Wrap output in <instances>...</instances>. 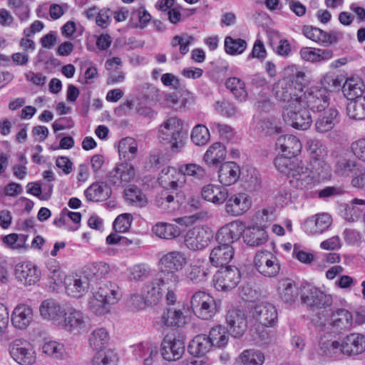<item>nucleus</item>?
Returning a JSON list of instances; mask_svg holds the SVG:
<instances>
[{"label":"nucleus","instance_id":"obj_1","mask_svg":"<svg viewBox=\"0 0 365 365\" xmlns=\"http://www.w3.org/2000/svg\"><path fill=\"white\" fill-rule=\"evenodd\" d=\"M93 297L88 301L89 309L97 315L109 312V305L114 304L120 298L118 286L111 282H100L96 288L93 287Z\"/></svg>","mask_w":365,"mask_h":365},{"label":"nucleus","instance_id":"obj_2","mask_svg":"<svg viewBox=\"0 0 365 365\" xmlns=\"http://www.w3.org/2000/svg\"><path fill=\"white\" fill-rule=\"evenodd\" d=\"M187 264V258L181 251L173 250L163 255L158 261L159 276H162V282L172 286L178 285L181 281L179 272Z\"/></svg>","mask_w":365,"mask_h":365},{"label":"nucleus","instance_id":"obj_3","mask_svg":"<svg viewBox=\"0 0 365 365\" xmlns=\"http://www.w3.org/2000/svg\"><path fill=\"white\" fill-rule=\"evenodd\" d=\"M283 118L292 128L306 130L310 128L312 119L307 108L297 100H292L283 112Z\"/></svg>","mask_w":365,"mask_h":365},{"label":"nucleus","instance_id":"obj_4","mask_svg":"<svg viewBox=\"0 0 365 365\" xmlns=\"http://www.w3.org/2000/svg\"><path fill=\"white\" fill-rule=\"evenodd\" d=\"M182 121L172 117L166 120L159 128L158 138L164 143L170 145L173 152H178L184 146Z\"/></svg>","mask_w":365,"mask_h":365},{"label":"nucleus","instance_id":"obj_5","mask_svg":"<svg viewBox=\"0 0 365 365\" xmlns=\"http://www.w3.org/2000/svg\"><path fill=\"white\" fill-rule=\"evenodd\" d=\"M190 308L197 317L203 320L212 319L217 312L214 298L202 291H197L192 295Z\"/></svg>","mask_w":365,"mask_h":365},{"label":"nucleus","instance_id":"obj_6","mask_svg":"<svg viewBox=\"0 0 365 365\" xmlns=\"http://www.w3.org/2000/svg\"><path fill=\"white\" fill-rule=\"evenodd\" d=\"M214 236L208 227L196 226L189 230L185 238V244L190 250H201L207 247Z\"/></svg>","mask_w":365,"mask_h":365},{"label":"nucleus","instance_id":"obj_7","mask_svg":"<svg viewBox=\"0 0 365 365\" xmlns=\"http://www.w3.org/2000/svg\"><path fill=\"white\" fill-rule=\"evenodd\" d=\"M59 324L73 334H79L87 329L86 317L81 311L73 307L65 309Z\"/></svg>","mask_w":365,"mask_h":365},{"label":"nucleus","instance_id":"obj_8","mask_svg":"<svg viewBox=\"0 0 365 365\" xmlns=\"http://www.w3.org/2000/svg\"><path fill=\"white\" fill-rule=\"evenodd\" d=\"M240 272L236 267H221L215 274L214 285L218 291L227 292L234 289L240 282Z\"/></svg>","mask_w":365,"mask_h":365},{"label":"nucleus","instance_id":"obj_9","mask_svg":"<svg viewBox=\"0 0 365 365\" xmlns=\"http://www.w3.org/2000/svg\"><path fill=\"white\" fill-rule=\"evenodd\" d=\"M330 93L326 88L312 87L303 94L302 103L313 111L326 110L329 105Z\"/></svg>","mask_w":365,"mask_h":365},{"label":"nucleus","instance_id":"obj_10","mask_svg":"<svg viewBox=\"0 0 365 365\" xmlns=\"http://www.w3.org/2000/svg\"><path fill=\"white\" fill-rule=\"evenodd\" d=\"M254 264L257 272L264 277H273L279 272L278 259L269 251L257 252L255 257Z\"/></svg>","mask_w":365,"mask_h":365},{"label":"nucleus","instance_id":"obj_11","mask_svg":"<svg viewBox=\"0 0 365 365\" xmlns=\"http://www.w3.org/2000/svg\"><path fill=\"white\" fill-rule=\"evenodd\" d=\"M227 329L234 338H241L247 329V315L245 311L232 309L227 312L225 316Z\"/></svg>","mask_w":365,"mask_h":365},{"label":"nucleus","instance_id":"obj_12","mask_svg":"<svg viewBox=\"0 0 365 365\" xmlns=\"http://www.w3.org/2000/svg\"><path fill=\"white\" fill-rule=\"evenodd\" d=\"M302 301L311 309H326L331 307L332 297L316 287H308L302 294Z\"/></svg>","mask_w":365,"mask_h":365},{"label":"nucleus","instance_id":"obj_13","mask_svg":"<svg viewBox=\"0 0 365 365\" xmlns=\"http://www.w3.org/2000/svg\"><path fill=\"white\" fill-rule=\"evenodd\" d=\"M11 356L21 365H32L36 361L34 351L29 342L16 339L10 344Z\"/></svg>","mask_w":365,"mask_h":365},{"label":"nucleus","instance_id":"obj_14","mask_svg":"<svg viewBox=\"0 0 365 365\" xmlns=\"http://www.w3.org/2000/svg\"><path fill=\"white\" fill-rule=\"evenodd\" d=\"M161 354L167 361H176L185 352V342L180 336L166 335L161 343Z\"/></svg>","mask_w":365,"mask_h":365},{"label":"nucleus","instance_id":"obj_15","mask_svg":"<svg viewBox=\"0 0 365 365\" xmlns=\"http://www.w3.org/2000/svg\"><path fill=\"white\" fill-rule=\"evenodd\" d=\"M304 35L309 39L324 46H329L338 42L343 37V34L338 31L326 32L319 28L305 26L303 28Z\"/></svg>","mask_w":365,"mask_h":365},{"label":"nucleus","instance_id":"obj_16","mask_svg":"<svg viewBox=\"0 0 365 365\" xmlns=\"http://www.w3.org/2000/svg\"><path fill=\"white\" fill-rule=\"evenodd\" d=\"M289 178L292 187L302 190L312 189L316 182L312 170L301 163L293 170Z\"/></svg>","mask_w":365,"mask_h":365},{"label":"nucleus","instance_id":"obj_17","mask_svg":"<svg viewBox=\"0 0 365 365\" xmlns=\"http://www.w3.org/2000/svg\"><path fill=\"white\" fill-rule=\"evenodd\" d=\"M252 317L263 327H272L277 321V312L274 306L269 303L257 304L252 312Z\"/></svg>","mask_w":365,"mask_h":365},{"label":"nucleus","instance_id":"obj_18","mask_svg":"<svg viewBox=\"0 0 365 365\" xmlns=\"http://www.w3.org/2000/svg\"><path fill=\"white\" fill-rule=\"evenodd\" d=\"M251 206V200L246 193H236L230 195L225 202V211L232 216L245 213Z\"/></svg>","mask_w":365,"mask_h":365},{"label":"nucleus","instance_id":"obj_19","mask_svg":"<svg viewBox=\"0 0 365 365\" xmlns=\"http://www.w3.org/2000/svg\"><path fill=\"white\" fill-rule=\"evenodd\" d=\"M244 232V225L240 221L231 222L222 227L216 235V240L219 244H229L238 240Z\"/></svg>","mask_w":365,"mask_h":365},{"label":"nucleus","instance_id":"obj_20","mask_svg":"<svg viewBox=\"0 0 365 365\" xmlns=\"http://www.w3.org/2000/svg\"><path fill=\"white\" fill-rule=\"evenodd\" d=\"M319 355L332 359H341L344 355L342 341L322 336L319 340Z\"/></svg>","mask_w":365,"mask_h":365},{"label":"nucleus","instance_id":"obj_21","mask_svg":"<svg viewBox=\"0 0 365 365\" xmlns=\"http://www.w3.org/2000/svg\"><path fill=\"white\" fill-rule=\"evenodd\" d=\"M344 355L351 356L365 351V335L359 333H351L341 340Z\"/></svg>","mask_w":365,"mask_h":365},{"label":"nucleus","instance_id":"obj_22","mask_svg":"<svg viewBox=\"0 0 365 365\" xmlns=\"http://www.w3.org/2000/svg\"><path fill=\"white\" fill-rule=\"evenodd\" d=\"M331 217L327 213L316 215L307 219L303 224V229L309 235L322 234L331 224Z\"/></svg>","mask_w":365,"mask_h":365},{"label":"nucleus","instance_id":"obj_23","mask_svg":"<svg viewBox=\"0 0 365 365\" xmlns=\"http://www.w3.org/2000/svg\"><path fill=\"white\" fill-rule=\"evenodd\" d=\"M15 276L23 284L31 285L38 282L41 272L35 264L26 262L16 264Z\"/></svg>","mask_w":365,"mask_h":365},{"label":"nucleus","instance_id":"obj_24","mask_svg":"<svg viewBox=\"0 0 365 365\" xmlns=\"http://www.w3.org/2000/svg\"><path fill=\"white\" fill-rule=\"evenodd\" d=\"M329 324L333 332L341 334L352 327V314L346 309H339L331 314Z\"/></svg>","mask_w":365,"mask_h":365},{"label":"nucleus","instance_id":"obj_25","mask_svg":"<svg viewBox=\"0 0 365 365\" xmlns=\"http://www.w3.org/2000/svg\"><path fill=\"white\" fill-rule=\"evenodd\" d=\"M158 181L163 186L168 187V189L177 192L183 186L185 180L179 170H177L173 167H167L161 170Z\"/></svg>","mask_w":365,"mask_h":365},{"label":"nucleus","instance_id":"obj_26","mask_svg":"<svg viewBox=\"0 0 365 365\" xmlns=\"http://www.w3.org/2000/svg\"><path fill=\"white\" fill-rule=\"evenodd\" d=\"M33 309L25 304H18L11 314V323L19 329H26L33 322Z\"/></svg>","mask_w":365,"mask_h":365},{"label":"nucleus","instance_id":"obj_27","mask_svg":"<svg viewBox=\"0 0 365 365\" xmlns=\"http://www.w3.org/2000/svg\"><path fill=\"white\" fill-rule=\"evenodd\" d=\"M209 269L200 259L192 261L185 269V279L192 284H200L207 280Z\"/></svg>","mask_w":365,"mask_h":365},{"label":"nucleus","instance_id":"obj_28","mask_svg":"<svg viewBox=\"0 0 365 365\" xmlns=\"http://www.w3.org/2000/svg\"><path fill=\"white\" fill-rule=\"evenodd\" d=\"M339 121V110L334 107H331L318 116L315 122V129L319 133H325L332 130Z\"/></svg>","mask_w":365,"mask_h":365},{"label":"nucleus","instance_id":"obj_29","mask_svg":"<svg viewBox=\"0 0 365 365\" xmlns=\"http://www.w3.org/2000/svg\"><path fill=\"white\" fill-rule=\"evenodd\" d=\"M234 248L229 244H219L210 252V261L215 267H224L234 257Z\"/></svg>","mask_w":365,"mask_h":365},{"label":"nucleus","instance_id":"obj_30","mask_svg":"<svg viewBox=\"0 0 365 365\" xmlns=\"http://www.w3.org/2000/svg\"><path fill=\"white\" fill-rule=\"evenodd\" d=\"M178 197V192L164 189L156 195L155 205L164 212H173L180 207Z\"/></svg>","mask_w":365,"mask_h":365},{"label":"nucleus","instance_id":"obj_31","mask_svg":"<svg viewBox=\"0 0 365 365\" xmlns=\"http://www.w3.org/2000/svg\"><path fill=\"white\" fill-rule=\"evenodd\" d=\"M90 283L83 272L75 277L68 278L65 282L66 292L71 297H81L88 292Z\"/></svg>","mask_w":365,"mask_h":365},{"label":"nucleus","instance_id":"obj_32","mask_svg":"<svg viewBox=\"0 0 365 365\" xmlns=\"http://www.w3.org/2000/svg\"><path fill=\"white\" fill-rule=\"evenodd\" d=\"M165 283L162 282V276L151 282L146 283L143 287V295L148 302L149 305H155L158 303L163 296V288L166 287Z\"/></svg>","mask_w":365,"mask_h":365},{"label":"nucleus","instance_id":"obj_33","mask_svg":"<svg viewBox=\"0 0 365 365\" xmlns=\"http://www.w3.org/2000/svg\"><path fill=\"white\" fill-rule=\"evenodd\" d=\"M65 309L58 302L51 299L43 301L39 307L40 314L43 319L58 324H60Z\"/></svg>","mask_w":365,"mask_h":365},{"label":"nucleus","instance_id":"obj_34","mask_svg":"<svg viewBox=\"0 0 365 365\" xmlns=\"http://www.w3.org/2000/svg\"><path fill=\"white\" fill-rule=\"evenodd\" d=\"M276 146L281 150L283 155L292 157L297 155L302 148L300 140L292 135L279 136L277 139Z\"/></svg>","mask_w":365,"mask_h":365},{"label":"nucleus","instance_id":"obj_35","mask_svg":"<svg viewBox=\"0 0 365 365\" xmlns=\"http://www.w3.org/2000/svg\"><path fill=\"white\" fill-rule=\"evenodd\" d=\"M186 324V317L181 309H167L160 317L158 324L163 327H182Z\"/></svg>","mask_w":365,"mask_h":365},{"label":"nucleus","instance_id":"obj_36","mask_svg":"<svg viewBox=\"0 0 365 365\" xmlns=\"http://www.w3.org/2000/svg\"><path fill=\"white\" fill-rule=\"evenodd\" d=\"M240 176V167L234 162H226L222 164L218 170L219 182L225 186L235 184Z\"/></svg>","mask_w":365,"mask_h":365},{"label":"nucleus","instance_id":"obj_37","mask_svg":"<svg viewBox=\"0 0 365 365\" xmlns=\"http://www.w3.org/2000/svg\"><path fill=\"white\" fill-rule=\"evenodd\" d=\"M277 292L280 299L286 304H292L299 296L296 283L289 278L279 280Z\"/></svg>","mask_w":365,"mask_h":365},{"label":"nucleus","instance_id":"obj_38","mask_svg":"<svg viewBox=\"0 0 365 365\" xmlns=\"http://www.w3.org/2000/svg\"><path fill=\"white\" fill-rule=\"evenodd\" d=\"M179 172L182 173L184 179L190 178L192 181H205L208 179L207 170L200 165L195 163L182 164L178 167Z\"/></svg>","mask_w":365,"mask_h":365},{"label":"nucleus","instance_id":"obj_39","mask_svg":"<svg viewBox=\"0 0 365 365\" xmlns=\"http://www.w3.org/2000/svg\"><path fill=\"white\" fill-rule=\"evenodd\" d=\"M225 156V147L220 143H215L208 148L203 159L208 165L215 166L224 160Z\"/></svg>","mask_w":365,"mask_h":365},{"label":"nucleus","instance_id":"obj_40","mask_svg":"<svg viewBox=\"0 0 365 365\" xmlns=\"http://www.w3.org/2000/svg\"><path fill=\"white\" fill-rule=\"evenodd\" d=\"M138 153V143L130 137L125 138L119 142L118 153L120 158L125 162L133 160Z\"/></svg>","mask_w":365,"mask_h":365},{"label":"nucleus","instance_id":"obj_41","mask_svg":"<svg viewBox=\"0 0 365 365\" xmlns=\"http://www.w3.org/2000/svg\"><path fill=\"white\" fill-rule=\"evenodd\" d=\"M153 233L161 239L172 240L180 235V228L168 222H158L152 228Z\"/></svg>","mask_w":365,"mask_h":365},{"label":"nucleus","instance_id":"obj_42","mask_svg":"<svg viewBox=\"0 0 365 365\" xmlns=\"http://www.w3.org/2000/svg\"><path fill=\"white\" fill-rule=\"evenodd\" d=\"M85 195L89 201H103L109 197L110 189L105 183H93L85 190Z\"/></svg>","mask_w":365,"mask_h":365},{"label":"nucleus","instance_id":"obj_43","mask_svg":"<svg viewBox=\"0 0 365 365\" xmlns=\"http://www.w3.org/2000/svg\"><path fill=\"white\" fill-rule=\"evenodd\" d=\"M225 85L237 101L244 102L247 100L248 93L246 90L245 83L240 78L237 77L228 78Z\"/></svg>","mask_w":365,"mask_h":365},{"label":"nucleus","instance_id":"obj_44","mask_svg":"<svg viewBox=\"0 0 365 365\" xmlns=\"http://www.w3.org/2000/svg\"><path fill=\"white\" fill-rule=\"evenodd\" d=\"M264 354L255 349L244 350L235 359V365H262Z\"/></svg>","mask_w":365,"mask_h":365},{"label":"nucleus","instance_id":"obj_45","mask_svg":"<svg viewBox=\"0 0 365 365\" xmlns=\"http://www.w3.org/2000/svg\"><path fill=\"white\" fill-rule=\"evenodd\" d=\"M243 238L245 242L249 246H259L267 241L268 235L264 229L254 226L245 231Z\"/></svg>","mask_w":365,"mask_h":365},{"label":"nucleus","instance_id":"obj_46","mask_svg":"<svg viewBox=\"0 0 365 365\" xmlns=\"http://www.w3.org/2000/svg\"><path fill=\"white\" fill-rule=\"evenodd\" d=\"M212 347L208 336L205 334L197 335L188 346L189 352L195 356H202L207 353Z\"/></svg>","mask_w":365,"mask_h":365},{"label":"nucleus","instance_id":"obj_47","mask_svg":"<svg viewBox=\"0 0 365 365\" xmlns=\"http://www.w3.org/2000/svg\"><path fill=\"white\" fill-rule=\"evenodd\" d=\"M364 84L361 79L350 78H348L342 86V91L344 96L351 101L357 97L362 96Z\"/></svg>","mask_w":365,"mask_h":365},{"label":"nucleus","instance_id":"obj_48","mask_svg":"<svg viewBox=\"0 0 365 365\" xmlns=\"http://www.w3.org/2000/svg\"><path fill=\"white\" fill-rule=\"evenodd\" d=\"M109 339V334L106 329L97 328L91 332L88 341L93 349L101 351L108 344Z\"/></svg>","mask_w":365,"mask_h":365},{"label":"nucleus","instance_id":"obj_49","mask_svg":"<svg viewBox=\"0 0 365 365\" xmlns=\"http://www.w3.org/2000/svg\"><path fill=\"white\" fill-rule=\"evenodd\" d=\"M347 115L351 119H365V96H359L350 101L346 108Z\"/></svg>","mask_w":365,"mask_h":365},{"label":"nucleus","instance_id":"obj_50","mask_svg":"<svg viewBox=\"0 0 365 365\" xmlns=\"http://www.w3.org/2000/svg\"><path fill=\"white\" fill-rule=\"evenodd\" d=\"M158 354V348L150 343H142L138 345L135 349V355L138 358L143 359L144 365H151Z\"/></svg>","mask_w":365,"mask_h":365},{"label":"nucleus","instance_id":"obj_51","mask_svg":"<svg viewBox=\"0 0 365 365\" xmlns=\"http://www.w3.org/2000/svg\"><path fill=\"white\" fill-rule=\"evenodd\" d=\"M110 272L109 265L103 262L93 263L85 267L84 274L88 279L90 282L93 279H99L106 276Z\"/></svg>","mask_w":365,"mask_h":365},{"label":"nucleus","instance_id":"obj_52","mask_svg":"<svg viewBox=\"0 0 365 365\" xmlns=\"http://www.w3.org/2000/svg\"><path fill=\"white\" fill-rule=\"evenodd\" d=\"M225 51L227 54L237 56L242 54L247 47V43L245 39L226 36L224 42Z\"/></svg>","mask_w":365,"mask_h":365},{"label":"nucleus","instance_id":"obj_53","mask_svg":"<svg viewBox=\"0 0 365 365\" xmlns=\"http://www.w3.org/2000/svg\"><path fill=\"white\" fill-rule=\"evenodd\" d=\"M306 148L310 157L315 160H323L327 155L326 145L318 139L307 140Z\"/></svg>","mask_w":365,"mask_h":365},{"label":"nucleus","instance_id":"obj_54","mask_svg":"<svg viewBox=\"0 0 365 365\" xmlns=\"http://www.w3.org/2000/svg\"><path fill=\"white\" fill-rule=\"evenodd\" d=\"M208 338L212 346L217 348L225 346L229 341V335L222 326L212 327L210 331Z\"/></svg>","mask_w":365,"mask_h":365},{"label":"nucleus","instance_id":"obj_55","mask_svg":"<svg viewBox=\"0 0 365 365\" xmlns=\"http://www.w3.org/2000/svg\"><path fill=\"white\" fill-rule=\"evenodd\" d=\"M299 163L297 160L293 159L292 156L282 154L275 158L274 166L280 173L285 174L289 178Z\"/></svg>","mask_w":365,"mask_h":365},{"label":"nucleus","instance_id":"obj_56","mask_svg":"<svg viewBox=\"0 0 365 365\" xmlns=\"http://www.w3.org/2000/svg\"><path fill=\"white\" fill-rule=\"evenodd\" d=\"M125 198L131 205L136 207H144L148 202L143 192L136 186H131L125 190Z\"/></svg>","mask_w":365,"mask_h":365},{"label":"nucleus","instance_id":"obj_57","mask_svg":"<svg viewBox=\"0 0 365 365\" xmlns=\"http://www.w3.org/2000/svg\"><path fill=\"white\" fill-rule=\"evenodd\" d=\"M191 140L196 145H204L210 140V135L208 128L202 125H196L190 135Z\"/></svg>","mask_w":365,"mask_h":365},{"label":"nucleus","instance_id":"obj_58","mask_svg":"<svg viewBox=\"0 0 365 365\" xmlns=\"http://www.w3.org/2000/svg\"><path fill=\"white\" fill-rule=\"evenodd\" d=\"M286 71L288 76L285 79L292 81V83L297 85V91H303L305 84V73L294 65L288 66Z\"/></svg>","mask_w":365,"mask_h":365},{"label":"nucleus","instance_id":"obj_59","mask_svg":"<svg viewBox=\"0 0 365 365\" xmlns=\"http://www.w3.org/2000/svg\"><path fill=\"white\" fill-rule=\"evenodd\" d=\"M118 354L113 350L98 351L93 359V365H117Z\"/></svg>","mask_w":365,"mask_h":365},{"label":"nucleus","instance_id":"obj_60","mask_svg":"<svg viewBox=\"0 0 365 365\" xmlns=\"http://www.w3.org/2000/svg\"><path fill=\"white\" fill-rule=\"evenodd\" d=\"M357 165L354 160L341 159L335 165V172L341 176H349L357 170Z\"/></svg>","mask_w":365,"mask_h":365},{"label":"nucleus","instance_id":"obj_61","mask_svg":"<svg viewBox=\"0 0 365 365\" xmlns=\"http://www.w3.org/2000/svg\"><path fill=\"white\" fill-rule=\"evenodd\" d=\"M150 266L145 263H140L133 266L129 271V277L131 280L143 281L150 274Z\"/></svg>","mask_w":365,"mask_h":365},{"label":"nucleus","instance_id":"obj_62","mask_svg":"<svg viewBox=\"0 0 365 365\" xmlns=\"http://www.w3.org/2000/svg\"><path fill=\"white\" fill-rule=\"evenodd\" d=\"M43 352L53 358L61 359L64 354V346L55 341L46 342L42 346Z\"/></svg>","mask_w":365,"mask_h":365},{"label":"nucleus","instance_id":"obj_63","mask_svg":"<svg viewBox=\"0 0 365 365\" xmlns=\"http://www.w3.org/2000/svg\"><path fill=\"white\" fill-rule=\"evenodd\" d=\"M343 78L333 73H327L322 80V87L319 88H326L327 91L339 89L341 86Z\"/></svg>","mask_w":365,"mask_h":365},{"label":"nucleus","instance_id":"obj_64","mask_svg":"<svg viewBox=\"0 0 365 365\" xmlns=\"http://www.w3.org/2000/svg\"><path fill=\"white\" fill-rule=\"evenodd\" d=\"M117 171L121 175L120 180H123V185L132 181L135 176V170L134 166L127 162L117 165Z\"/></svg>","mask_w":365,"mask_h":365}]
</instances>
